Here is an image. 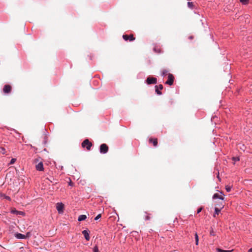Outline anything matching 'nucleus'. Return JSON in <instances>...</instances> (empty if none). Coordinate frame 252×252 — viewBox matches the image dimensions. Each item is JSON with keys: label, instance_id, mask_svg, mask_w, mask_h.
<instances>
[{"label": "nucleus", "instance_id": "obj_1", "mask_svg": "<svg viewBox=\"0 0 252 252\" xmlns=\"http://www.w3.org/2000/svg\"><path fill=\"white\" fill-rule=\"evenodd\" d=\"M39 158H36L34 160V163L35 164V168L37 170L43 171L44 167L42 161H39Z\"/></svg>", "mask_w": 252, "mask_h": 252}, {"label": "nucleus", "instance_id": "obj_2", "mask_svg": "<svg viewBox=\"0 0 252 252\" xmlns=\"http://www.w3.org/2000/svg\"><path fill=\"white\" fill-rule=\"evenodd\" d=\"M81 145L83 148H86L88 151H90L93 144L88 139H86L83 141Z\"/></svg>", "mask_w": 252, "mask_h": 252}, {"label": "nucleus", "instance_id": "obj_3", "mask_svg": "<svg viewBox=\"0 0 252 252\" xmlns=\"http://www.w3.org/2000/svg\"><path fill=\"white\" fill-rule=\"evenodd\" d=\"M146 82L147 84H156L157 83V79L153 77H148L146 80Z\"/></svg>", "mask_w": 252, "mask_h": 252}, {"label": "nucleus", "instance_id": "obj_4", "mask_svg": "<svg viewBox=\"0 0 252 252\" xmlns=\"http://www.w3.org/2000/svg\"><path fill=\"white\" fill-rule=\"evenodd\" d=\"M108 151V146L106 144H102L100 146V152L101 154H106Z\"/></svg>", "mask_w": 252, "mask_h": 252}, {"label": "nucleus", "instance_id": "obj_5", "mask_svg": "<svg viewBox=\"0 0 252 252\" xmlns=\"http://www.w3.org/2000/svg\"><path fill=\"white\" fill-rule=\"evenodd\" d=\"M174 76L170 73L168 74V80L165 82V84H168L170 86L172 85L174 82Z\"/></svg>", "mask_w": 252, "mask_h": 252}, {"label": "nucleus", "instance_id": "obj_6", "mask_svg": "<svg viewBox=\"0 0 252 252\" xmlns=\"http://www.w3.org/2000/svg\"><path fill=\"white\" fill-rule=\"evenodd\" d=\"M123 38H124V40H125L126 41H127L128 40L129 41H133V40H135V37H134L133 34H130V35L124 34L123 36Z\"/></svg>", "mask_w": 252, "mask_h": 252}, {"label": "nucleus", "instance_id": "obj_7", "mask_svg": "<svg viewBox=\"0 0 252 252\" xmlns=\"http://www.w3.org/2000/svg\"><path fill=\"white\" fill-rule=\"evenodd\" d=\"M11 86L9 85H5L3 87V91L5 94H8L11 91Z\"/></svg>", "mask_w": 252, "mask_h": 252}, {"label": "nucleus", "instance_id": "obj_8", "mask_svg": "<svg viewBox=\"0 0 252 252\" xmlns=\"http://www.w3.org/2000/svg\"><path fill=\"white\" fill-rule=\"evenodd\" d=\"M56 208L59 213L62 212L63 209V204L62 203H58Z\"/></svg>", "mask_w": 252, "mask_h": 252}, {"label": "nucleus", "instance_id": "obj_9", "mask_svg": "<svg viewBox=\"0 0 252 252\" xmlns=\"http://www.w3.org/2000/svg\"><path fill=\"white\" fill-rule=\"evenodd\" d=\"M149 141V143H152L154 147H156L158 145V142L157 138H150Z\"/></svg>", "mask_w": 252, "mask_h": 252}, {"label": "nucleus", "instance_id": "obj_10", "mask_svg": "<svg viewBox=\"0 0 252 252\" xmlns=\"http://www.w3.org/2000/svg\"><path fill=\"white\" fill-rule=\"evenodd\" d=\"M156 92L157 93V94L159 95H161L162 94V93L158 90V89H160V90L163 89V86L162 85H159L158 86H156Z\"/></svg>", "mask_w": 252, "mask_h": 252}, {"label": "nucleus", "instance_id": "obj_11", "mask_svg": "<svg viewBox=\"0 0 252 252\" xmlns=\"http://www.w3.org/2000/svg\"><path fill=\"white\" fill-rule=\"evenodd\" d=\"M82 233L84 235L86 240L89 241L90 238L88 231L87 230H84L82 231Z\"/></svg>", "mask_w": 252, "mask_h": 252}, {"label": "nucleus", "instance_id": "obj_12", "mask_svg": "<svg viewBox=\"0 0 252 252\" xmlns=\"http://www.w3.org/2000/svg\"><path fill=\"white\" fill-rule=\"evenodd\" d=\"M15 237L18 239H22L26 238V236L24 235L21 233H16L15 234Z\"/></svg>", "mask_w": 252, "mask_h": 252}, {"label": "nucleus", "instance_id": "obj_13", "mask_svg": "<svg viewBox=\"0 0 252 252\" xmlns=\"http://www.w3.org/2000/svg\"><path fill=\"white\" fill-rule=\"evenodd\" d=\"M213 199L220 198V199L221 200H223V199H224L222 196H220L218 193L214 194V195H213Z\"/></svg>", "mask_w": 252, "mask_h": 252}, {"label": "nucleus", "instance_id": "obj_14", "mask_svg": "<svg viewBox=\"0 0 252 252\" xmlns=\"http://www.w3.org/2000/svg\"><path fill=\"white\" fill-rule=\"evenodd\" d=\"M87 218V217L86 215H82L79 216L78 218V220L79 221H82L85 220Z\"/></svg>", "mask_w": 252, "mask_h": 252}, {"label": "nucleus", "instance_id": "obj_15", "mask_svg": "<svg viewBox=\"0 0 252 252\" xmlns=\"http://www.w3.org/2000/svg\"><path fill=\"white\" fill-rule=\"evenodd\" d=\"M153 50L156 53H160L161 52V49L157 46L155 47Z\"/></svg>", "mask_w": 252, "mask_h": 252}, {"label": "nucleus", "instance_id": "obj_16", "mask_svg": "<svg viewBox=\"0 0 252 252\" xmlns=\"http://www.w3.org/2000/svg\"><path fill=\"white\" fill-rule=\"evenodd\" d=\"M233 250H223L220 249L218 248L217 249V252H232Z\"/></svg>", "mask_w": 252, "mask_h": 252}, {"label": "nucleus", "instance_id": "obj_17", "mask_svg": "<svg viewBox=\"0 0 252 252\" xmlns=\"http://www.w3.org/2000/svg\"><path fill=\"white\" fill-rule=\"evenodd\" d=\"M168 71L167 69H163L161 71V75L162 76H166V75L168 74Z\"/></svg>", "mask_w": 252, "mask_h": 252}, {"label": "nucleus", "instance_id": "obj_18", "mask_svg": "<svg viewBox=\"0 0 252 252\" xmlns=\"http://www.w3.org/2000/svg\"><path fill=\"white\" fill-rule=\"evenodd\" d=\"M215 214L214 215V217H216V214L219 215V214L220 213V209H219L217 207H215Z\"/></svg>", "mask_w": 252, "mask_h": 252}, {"label": "nucleus", "instance_id": "obj_19", "mask_svg": "<svg viewBox=\"0 0 252 252\" xmlns=\"http://www.w3.org/2000/svg\"><path fill=\"white\" fill-rule=\"evenodd\" d=\"M232 188V186H225V189L227 191V192H230L231 191Z\"/></svg>", "mask_w": 252, "mask_h": 252}, {"label": "nucleus", "instance_id": "obj_20", "mask_svg": "<svg viewBox=\"0 0 252 252\" xmlns=\"http://www.w3.org/2000/svg\"><path fill=\"white\" fill-rule=\"evenodd\" d=\"M188 6L190 8H193L194 7V4H193V2H188Z\"/></svg>", "mask_w": 252, "mask_h": 252}, {"label": "nucleus", "instance_id": "obj_21", "mask_svg": "<svg viewBox=\"0 0 252 252\" xmlns=\"http://www.w3.org/2000/svg\"><path fill=\"white\" fill-rule=\"evenodd\" d=\"M244 4H247L248 3L249 0H240Z\"/></svg>", "mask_w": 252, "mask_h": 252}, {"label": "nucleus", "instance_id": "obj_22", "mask_svg": "<svg viewBox=\"0 0 252 252\" xmlns=\"http://www.w3.org/2000/svg\"><path fill=\"white\" fill-rule=\"evenodd\" d=\"M94 252H99L98 248L97 246H95L93 249Z\"/></svg>", "mask_w": 252, "mask_h": 252}, {"label": "nucleus", "instance_id": "obj_23", "mask_svg": "<svg viewBox=\"0 0 252 252\" xmlns=\"http://www.w3.org/2000/svg\"><path fill=\"white\" fill-rule=\"evenodd\" d=\"M0 152L2 154H4L5 153V149L4 148H0Z\"/></svg>", "mask_w": 252, "mask_h": 252}, {"label": "nucleus", "instance_id": "obj_24", "mask_svg": "<svg viewBox=\"0 0 252 252\" xmlns=\"http://www.w3.org/2000/svg\"><path fill=\"white\" fill-rule=\"evenodd\" d=\"M232 160L234 161H239L240 160V158L239 157H233Z\"/></svg>", "mask_w": 252, "mask_h": 252}, {"label": "nucleus", "instance_id": "obj_25", "mask_svg": "<svg viewBox=\"0 0 252 252\" xmlns=\"http://www.w3.org/2000/svg\"><path fill=\"white\" fill-rule=\"evenodd\" d=\"M101 217V215L100 214H98L95 218L94 220H98L99 218H100Z\"/></svg>", "mask_w": 252, "mask_h": 252}, {"label": "nucleus", "instance_id": "obj_26", "mask_svg": "<svg viewBox=\"0 0 252 252\" xmlns=\"http://www.w3.org/2000/svg\"><path fill=\"white\" fill-rule=\"evenodd\" d=\"M210 235H212V236H215V232L213 231V229H212L211 231H210Z\"/></svg>", "mask_w": 252, "mask_h": 252}, {"label": "nucleus", "instance_id": "obj_27", "mask_svg": "<svg viewBox=\"0 0 252 252\" xmlns=\"http://www.w3.org/2000/svg\"><path fill=\"white\" fill-rule=\"evenodd\" d=\"M16 161V159L15 158H12L11 161H10V163L11 164H13L15 163Z\"/></svg>", "mask_w": 252, "mask_h": 252}, {"label": "nucleus", "instance_id": "obj_28", "mask_svg": "<svg viewBox=\"0 0 252 252\" xmlns=\"http://www.w3.org/2000/svg\"><path fill=\"white\" fill-rule=\"evenodd\" d=\"M150 219V217L149 216H148V215H147V216L145 217V220H149Z\"/></svg>", "mask_w": 252, "mask_h": 252}, {"label": "nucleus", "instance_id": "obj_29", "mask_svg": "<svg viewBox=\"0 0 252 252\" xmlns=\"http://www.w3.org/2000/svg\"><path fill=\"white\" fill-rule=\"evenodd\" d=\"M195 240H198V236L197 233H195Z\"/></svg>", "mask_w": 252, "mask_h": 252}, {"label": "nucleus", "instance_id": "obj_30", "mask_svg": "<svg viewBox=\"0 0 252 252\" xmlns=\"http://www.w3.org/2000/svg\"><path fill=\"white\" fill-rule=\"evenodd\" d=\"M202 209V208H198L197 211V213H199L201 211Z\"/></svg>", "mask_w": 252, "mask_h": 252}, {"label": "nucleus", "instance_id": "obj_31", "mask_svg": "<svg viewBox=\"0 0 252 252\" xmlns=\"http://www.w3.org/2000/svg\"><path fill=\"white\" fill-rule=\"evenodd\" d=\"M12 212L13 213H18V211H17L16 210H14V211H12Z\"/></svg>", "mask_w": 252, "mask_h": 252}, {"label": "nucleus", "instance_id": "obj_32", "mask_svg": "<svg viewBox=\"0 0 252 252\" xmlns=\"http://www.w3.org/2000/svg\"><path fill=\"white\" fill-rule=\"evenodd\" d=\"M195 244L196 245H198V240H195Z\"/></svg>", "mask_w": 252, "mask_h": 252}, {"label": "nucleus", "instance_id": "obj_33", "mask_svg": "<svg viewBox=\"0 0 252 252\" xmlns=\"http://www.w3.org/2000/svg\"><path fill=\"white\" fill-rule=\"evenodd\" d=\"M5 198L7 199H8V200L10 199V197L9 196H6Z\"/></svg>", "mask_w": 252, "mask_h": 252}, {"label": "nucleus", "instance_id": "obj_34", "mask_svg": "<svg viewBox=\"0 0 252 252\" xmlns=\"http://www.w3.org/2000/svg\"><path fill=\"white\" fill-rule=\"evenodd\" d=\"M248 252H252V248L249 250Z\"/></svg>", "mask_w": 252, "mask_h": 252}, {"label": "nucleus", "instance_id": "obj_35", "mask_svg": "<svg viewBox=\"0 0 252 252\" xmlns=\"http://www.w3.org/2000/svg\"><path fill=\"white\" fill-rule=\"evenodd\" d=\"M189 38L191 39L193 38V37L192 36H190L189 37Z\"/></svg>", "mask_w": 252, "mask_h": 252}, {"label": "nucleus", "instance_id": "obj_36", "mask_svg": "<svg viewBox=\"0 0 252 252\" xmlns=\"http://www.w3.org/2000/svg\"><path fill=\"white\" fill-rule=\"evenodd\" d=\"M18 213H19L20 214H21L23 213V212H18Z\"/></svg>", "mask_w": 252, "mask_h": 252}, {"label": "nucleus", "instance_id": "obj_37", "mask_svg": "<svg viewBox=\"0 0 252 252\" xmlns=\"http://www.w3.org/2000/svg\"><path fill=\"white\" fill-rule=\"evenodd\" d=\"M71 184H72V183H71V182H70V183H69V185H71Z\"/></svg>", "mask_w": 252, "mask_h": 252}]
</instances>
